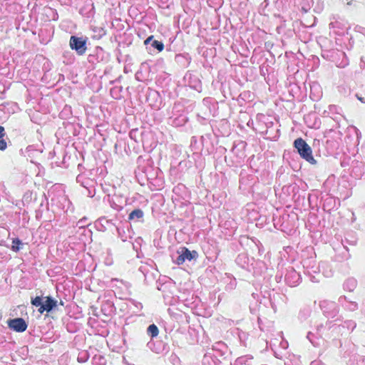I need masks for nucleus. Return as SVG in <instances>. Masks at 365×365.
<instances>
[{
	"label": "nucleus",
	"mask_w": 365,
	"mask_h": 365,
	"mask_svg": "<svg viewBox=\"0 0 365 365\" xmlns=\"http://www.w3.org/2000/svg\"><path fill=\"white\" fill-rule=\"evenodd\" d=\"M152 46L157 48L159 51H162L164 48V45L162 42L153 40L152 43Z\"/></svg>",
	"instance_id": "nucleus-9"
},
{
	"label": "nucleus",
	"mask_w": 365,
	"mask_h": 365,
	"mask_svg": "<svg viewBox=\"0 0 365 365\" xmlns=\"http://www.w3.org/2000/svg\"><path fill=\"white\" fill-rule=\"evenodd\" d=\"M9 327L18 332H22L26 330L27 325L22 318H16L9 322Z\"/></svg>",
	"instance_id": "nucleus-5"
},
{
	"label": "nucleus",
	"mask_w": 365,
	"mask_h": 365,
	"mask_svg": "<svg viewBox=\"0 0 365 365\" xmlns=\"http://www.w3.org/2000/svg\"><path fill=\"white\" fill-rule=\"evenodd\" d=\"M12 247H11V250L14 252H18L21 249V246L23 245V243L21 242V241L19 239H14L13 240V242H12Z\"/></svg>",
	"instance_id": "nucleus-8"
},
{
	"label": "nucleus",
	"mask_w": 365,
	"mask_h": 365,
	"mask_svg": "<svg viewBox=\"0 0 365 365\" xmlns=\"http://www.w3.org/2000/svg\"><path fill=\"white\" fill-rule=\"evenodd\" d=\"M143 212L140 209L133 210L129 215L130 220L140 219L143 217Z\"/></svg>",
	"instance_id": "nucleus-6"
},
{
	"label": "nucleus",
	"mask_w": 365,
	"mask_h": 365,
	"mask_svg": "<svg viewBox=\"0 0 365 365\" xmlns=\"http://www.w3.org/2000/svg\"><path fill=\"white\" fill-rule=\"evenodd\" d=\"M7 147L6 142L4 138L0 139V150H4Z\"/></svg>",
	"instance_id": "nucleus-10"
},
{
	"label": "nucleus",
	"mask_w": 365,
	"mask_h": 365,
	"mask_svg": "<svg viewBox=\"0 0 365 365\" xmlns=\"http://www.w3.org/2000/svg\"><path fill=\"white\" fill-rule=\"evenodd\" d=\"M86 41L83 38L72 36L70 38L69 45L71 49L75 50L78 54L82 55L86 52Z\"/></svg>",
	"instance_id": "nucleus-4"
},
{
	"label": "nucleus",
	"mask_w": 365,
	"mask_h": 365,
	"mask_svg": "<svg viewBox=\"0 0 365 365\" xmlns=\"http://www.w3.org/2000/svg\"><path fill=\"white\" fill-rule=\"evenodd\" d=\"M147 332L149 335H150L151 337H155L158 336L159 331L155 324L150 325L147 329Z\"/></svg>",
	"instance_id": "nucleus-7"
},
{
	"label": "nucleus",
	"mask_w": 365,
	"mask_h": 365,
	"mask_svg": "<svg viewBox=\"0 0 365 365\" xmlns=\"http://www.w3.org/2000/svg\"><path fill=\"white\" fill-rule=\"evenodd\" d=\"M348 283H351V284H352V287H355V284H356V283H355V281H354V280H353V279L349 280V281H348Z\"/></svg>",
	"instance_id": "nucleus-14"
},
{
	"label": "nucleus",
	"mask_w": 365,
	"mask_h": 365,
	"mask_svg": "<svg viewBox=\"0 0 365 365\" xmlns=\"http://www.w3.org/2000/svg\"><path fill=\"white\" fill-rule=\"evenodd\" d=\"M153 36H149L145 41V44H148V43H150V41L153 42Z\"/></svg>",
	"instance_id": "nucleus-12"
},
{
	"label": "nucleus",
	"mask_w": 365,
	"mask_h": 365,
	"mask_svg": "<svg viewBox=\"0 0 365 365\" xmlns=\"http://www.w3.org/2000/svg\"><path fill=\"white\" fill-rule=\"evenodd\" d=\"M82 221H83V220L78 221V224L80 225L81 227L83 226L82 225Z\"/></svg>",
	"instance_id": "nucleus-15"
},
{
	"label": "nucleus",
	"mask_w": 365,
	"mask_h": 365,
	"mask_svg": "<svg viewBox=\"0 0 365 365\" xmlns=\"http://www.w3.org/2000/svg\"><path fill=\"white\" fill-rule=\"evenodd\" d=\"M198 254L196 251H190L186 247H180L175 255H173V261L174 263L180 265L183 264L185 261H191L193 259H196Z\"/></svg>",
	"instance_id": "nucleus-3"
},
{
	"label": "nucleus",
	"mask_w": 365,
	"mask_h": 365,
	"mask_svg": "<svg viewBox=\"0 0 365 365\" xmlns=\"http://www.w3.org/2000/svg\"><path fill=\"white\" fill-rule=\"evenodd\" d=\"M5 135H6V133H5V131H4V128L3 126L0 125V139L1 138H4Z\"/></svg>",
	"instance_id": "nucleus-11"
},
{
	"label": "nucleus",
	"mask_w": 365,
	"mask_h": 365,
	"mask_svg": "<svg viewBox=\"0 0 365 365\" xmlns=\"http://www.w3.org/2000/svg\"><path fill=\"white\" fill-rule=\"evenodd\" d=\"M326 304H327V302H321V304H320V307H321V308H322V309H324V308H325V305H326Z\"/></svg>",
	"instance_id": "nucleus-13"
},
{
	"label": "nucleus",
	"mask_w": 365,
	"mask_h": 365,
	"mask_svg": "<svg viewBox=\"0 0 365 365\" xmlns=\"http://www.w3.org/2000/svg\"><path fill=\"white\" fill-rule=\"evenodd\" d=\"M294 145L302 158L311 164L316 163V160L312 155L311 147L302 138H299L296 139L294 142Z\"/></svg>",
	"instance_id": "nucleus-1"
},
{
	"label": "nucleus",
	"mask_w": 365,
	"mask_h": 365,
	"mask_svg": "<svg viewBox=\"0 0 365 365\" xmlns=\"http://www.w3.org/2000/svg\"><path fill=\"white\" fill-rule=\"evenodd\" d=\"M31 304L35 307H38V312L42 314L45 311L49 312L57 305V302L51 297H36L31 299Z\"/></svg>",
	"instance_id": "nucleus-2"
}]
</instances>
